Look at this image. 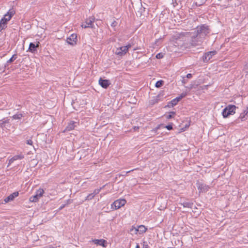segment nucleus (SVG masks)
<instances>
[{
    "instance_id": "obj_1",
    "label": "nucleus",
    "mask_w": 248,
    "mask_h": 248,
    "mask_svg": "<svg viewBox=\"0 0 248 248\" xmlns=\"http://www.w3.org/2000/svg\"><path fill=\"white\" fill-rule=\"evenodd\" d=\"M195 32L205 40L206 37L210 33V30L209 26L205 24H203L197 26Z\"/></svg>"
},
{
    "instance_id": "obj_2",
    "label": "nucleus",
    "mask_w": 248,
    "mask_h": 248,
    "mask_svg": "<svg viewBox=\"0 0 248 248\" xmlns=\"http://www.w3.org/2000/svg\"><path fill=\"white\" fill-rule=\"evenodd\" d=\"M204 39L199 36L195 31L193 33H191V38L190 40V44L192 46H200L202 44Z\"/></svg>"
},
{
    "instance_id": "obj_3",
    "label": "nucleus",
    "mask_w": 248,
    "mask_h": 248,
    "mask_svg": "<svg viewBox=\"0 0 248 248\" xmlns=\"http://www.w3.org/2000/svg\"><path fill=\"white\" fill-rule=\"evenodd\" d=\"M189 32H181L180 33H177L171 37L170 41L173 43L175 46V44H179V42H183L185 38L189 35Z\"/></svg>"
},
{
    "instance_id": "obj_4",
    "label": "nucleus",
    "mask_w": 248,
    "mask_h": 248,
    "mask_svg": "<svg viewBox=\"0 0 248 248\" xmlns=\"http://www.w3.org/2000/svg\"><path fill=\"white\" fill-rule=\"evenodd\" d=\"M94 21L95 18L94 16H90L89 18L86 19L84 23L82 24L81 27L83 28H93V22Z\"/></svg>"
},
{
    "instance_id": "obj_5",
    "label": "nucleus",
    "mask_w": 248,
    "mask_h": 248,
    "mask_svg": "<svg viewBox=\"0 0 248 248\" xmlns=\"http://www.w3.org/2000/svg\"><path fill=\"white\" fill-rule=\"evenodd\" d=\"M126 201L124 199H119L114 201L111 204L112 208L115 210L118 209L124 206L126 203Z\"/></svg>"
},
{
    "instance_id": "obj_6",
    "label": "nucleus",
    "mask_w": 248,
    "mask_h": 248,
    "mask_svg": "<svg viewBox=\"0 0 248 248\" xmlns=\"http://www.w3.org/2000/svg\"><path fill=\"white\" fill-rule=\"evenodd\" d=\"M217 54L216 51H211L205 53L202 56V61L204 62H208L213 56Z\"/></svg>"
},
{
    "instance_id": "obj_7",
    "label": "nucleus",
    "mask_w": 248,
    "mask_h": 248,
    "mask_svg": "<svg viewBox=\"0 0 248 248\" xmlns=\"http://www.w3.org/2000/svg\"><path fill=\"white\" fill-rule=\"evenodd\" d=\"M127 52V48L126 46H121L116 49L115 54L119 56H123Z\"/></svg>"
},
{
    "instance_id": "obj_8",
    "label": "nucleus",
    "mask_w": 248,
    "mask_h": 248,
    "mask_svg": "<svg viewBox=\"0 0 248 248\" xmlns=\"http://www.w3.org/2000/svg\"><path fill=\"white\" fill-rule=\"evenodd\" d=\"M197 185L198 189L200 193L206 192L210 188V187L208 185L204 184L199 183L197 184Z\"/></svg>"
},
{
    "instance_id": "obj_9",
    "label": "nucleus",
    "mask_w": 248,
    "mask_h": 248,
    "mask_svg": "<svg viewBox=\"0 0 248 248\" xmlns=\"http://www.w3.org/2000/svg\"><path fill=\"white\" fill-rule=\"evenodd\" d=\"M92 241L95 244L99 246H101L104 248H106L107 246V241L103 239H92Z\"/></svg>"
},
{
    "instance_id": "obj_10",
    "label": "nucleus",
    "mask_w": 248,
    "mask_h": 248,
    "mask_svg": "<svg viewBox=\"0 0 248 248\" xmlns=\"http://www.w3.org/2000/svg\"><path fill=\"white\" fill-rule=\"evenodd\" d=\"M77 41V35L75 34H71L66 40L67 43L68 44L73 46L76 44Z\"/></svg>"
},
{
    "instance_id": "obj_11",
    "label": "nucleus",
    "mask_w": 248,
    "mask_h": 248,
    "mask_svg": "<svg viewBox=\"0 0 248 248\" xmlns=\"http://www.w3.org/2000/svg\"><path fill=\"white\" fill-rule=\"evenodd\" d=\"M19 195V192L18 191L14 192L11 194L7 197H6L4 201L5 203H7L9 202L12 201L14 200L16 197H17Z\"/></svg>"
},
{
    "instance_id": "obj_12",
    "label": "nucleus",
    "mask_w": 248,
    "mask_h": 248,
    "mask_svg": "<svg viewBox=\"0 0 248 248\" xmlns=\"http://www.w3.org/2000/svg\"><path fill=\"white\" fill-rule=\"evenodd\" d=\"M99 84L102 88L107 89L109 86L110 83L109 80L100 78Z\"/></svg>"
},
{
    "instance_id": "obj_13",
    "label": "nucleus",
    "mask_w": 248,
    "mask_h": 248,
    "mask_svg": "<svg viewBox=\"0 0 248 248\" xmlns=\"http://www.w3.org/2000/svg\"><path fill=\"white\" fill-rule=\"evenodd\" d=\"M24 158V155L22 154L16 155H14L13 157H12L9 160L8 165V167L12 163H13L15 161L22 159Z\"/></svg>"
},
{
    "instance_id": "obj_14",
    "label": "nucleus",
    "mask_w": 248,
    "mask_h": 248,
    "mask_svg": "<svg viewBox=\"0 0 248 248\" xmlns=\"http://www.w3.org/2000/svg\"><path fill=\"white\" fill-rule=\"evenodd\" d=\"M39 42H38L37 45H35V44L33 43H30L28 48V51L31 53H35L37 51L36 48L39 46Z\"/></svg>"
},
{
    "instance_id": "obj_15",
    "label": "nucleus",
    "mask_w": 248,
    "mask_h": 248,
    "mask_svg": "<svg viewBox=\"0 0 248 248\" xmlns=\"http://www.w3.org/2000/svg\"><path fill=\"white\" fill-rule=\"evenodd\" d=\"M77 124V122L74 121H71L67 125L66 127L65 130H64V132L67 131H71L75 128V127L76 126V124Z\"/></svg>"
},
{
    "instance_id": "obj_16",
    "label": "nucleus",
    "mask_w": 248,
    "mask_h": 248,
    "mask_svg": "<svg viewBox=\"0 0 248 248\" xmlns=\"http://www.w3.org/2000/svg\"><path fill=\"white\" fill-rule=\"evenodd\" d=\"M225 108L227 109V111L230 113V115H233L235 113L236 106L233 105H229Z\"/></svg>"
},
{
    "instance_id": "obj_17",
    "label": "nucleus",
    "mask_w": 248,
    "mask_h": 248,
    "mask_svg": "<svg viewBox=\"0 0 248 248\" xmlns=\"http://www.w3.org/2000/svg\"><path fill=\"white\" fill-rule=\"evenodd\" d=\"M10 123V119L8 118H4L0 120V127L3 128L5 127L6 124Z\"/></svg>"
},
{
    "instance_id": "obj_18",
    "label": "nucleus",
    "mask_w": 248,
    "mask_h": 248,
    "mask_svg": "<svg viewBox=\"0 0 248 248\" xmlns=\"http://www.w3.org/2000/svg\"><path fill=\"white\" fill-rule=\"evenodd\" d=\"M180 204L182 205L184 207L192 208L193 203L191 202H181Z\"/></svg>"
},
{
    "instance_id": "obj_19",
    "label": "nucleus",
    "mask_w": 248,
    "mask_h": 248,
    "mask_svg": "<svg viewBox=\"0 0 248 248\" xmlns=\"http://www.w3.org/2000/svg\"><path fill=\"white\" fill-rule=\"evenodd\" d=\"M138 228L139 230V233L140 234H142L145 232L147 230V228L142 225L139 226Z\"/></svg>"
},
{
    "instance_id": "obj_20",
    "label": "nucleus",
    "mask_w": 248,
    "mask_h": 248,
    "mask_svg": "<svg viewBox=\"0 0 248 248\" xmlns=\"http://www.w3.org/2000/svg\"><path fill=\"white\" fill-rule=\"evenodd\" d=\"M94 196L95 195H94L93 193L89 194L85 198V200L80 202V204L82 203L83 202L86 201H90L92 200L94 197Z\"/></svg>"
},
{
    "instance_id": "obj_21",
    "label": "nucleus",
    "mask_w": 248,
    "mask_h": 248,
    "mask_svg": "<svg viewBox=\"0 0 248 248\" xmlns=\"http://www.w3.org/2000/svg\"><path fill=\"white\" fill-rule=\"evenodd\" d=\"M44 193V190L42 188H39V189L36 190L35 194L39 198H40L41 197H42Z\"/></svg>"
},
{
    "instance_id": "obj_22",
    "label": "nucleus",
    "mask_w": 248,
    "mask_h": 248,
    "mask_svg": "<svg viewBox=\"0 0 248 248\" xmlns=\"http://www.w3.org/2000/svg\"><path fill=\"white\" fill-rule=\"evenodd\" d=\"M130 232L132 234H137L139 233L138 228L132 226L130 229Z\"/></svg>"
},
{
    "instance_id": "obj_23",
    "label": "nucleus",
    "mask_w": 248,
    "mask_h": 248,
    "mask_svg": "<svg viewBox=\"0 0 248 248\" xmlns=\"http://www.w3.org/2000/svg\"><path fill=\"white\" fill-rule=\"evenodd\" d=\"M7 27V23H5L3 20L0 21V31L5 29Z\"/></svg>"
},
{
    "instance_id": "obj_24",
    "label": "nucleus",
    "mask_w": 248,
    "mask_h": 248,
    "mask_svg": "<svg viewBox=\"0 0 248 248\" xmlns=\"http://www.w3.org/2000/svg\"><path fill=\"white\" fill-rule=\"evenodd\" d=\"M39 198L36 195H33L30 198V201L31 202H35L38 201Z\"/></svg>"
},
{
    "instance_id": "obj_25",
    "label": "nucleus",
    "mask_w": 248,
    "mask_h": 248,
    "mask_svg": "<svg viewBox=\"0 0 248 248\" xmlns=\"http://www.w3.org/2000/svg\"><path fill=\"white\" fill-rule=\"evenodd\" d=\"M247 114L248 113L244 110L243 112L240 114L239 119H241L242 121L245 120L246 119V116Z\"/></svg>"
},
{
    "instance_id": "obj_26",
    "label": "nucleus",
    "mask_w": 248,
    "mask_h": 248,
    "mask_svg": "<svg viewBox=\"0 0 248 248\" xmlns=\"http://www.w3.org/2000/svg\"><path fill=\"white\" fill-rule=\"evenodd\" d=\"M12 17L10 16L7 15L5 14L4 15V16L1 19V20H3L5 23L7 24V22L9 21L11 19Z\"/></svg>"
},
{
    "instance_id": "obj_27",
    "label": "nucleus",
    "mask_w": 248,
    "mask_h": 248,
    "mask_svg": "<svg viewBox=\"0 0 248 248\" xmlns=\"http://www.w3.org/2000/svg\"><path fill=\"white\" fill-rule=\"evenodd\" d=\"M23 117V115L21 113H16L12 116L13 119L15 120H20Z\"/></svg>"
},
{
    "instance_id": "obj_28",
    "label": "nucleus",
    "mask_w": 248,
    "mask_h": 248,
    "mask_svg": "<svg viewBox=\"0 0 248 248\" xmlns=\"http://www.w3.org/2000/svg\"><path fill=\"white\" fill-rule=\"evenodd\" d=\"M178 102H177V101H176L175 100V99H172V100H171L168 104V106L169 107H174L175 106H176Z\"/></svg>"
},
{
    "instance_id": "obj_29",
    "label": "nucleus",
    "mask_w": 248,
    "mask_h": 248,
    "mask_svg": "<svg viewBox=\"0 0 248 248\" xmlns=\"http://www.w3.org/2000/svg\"><path fill=\"white\" fill-rule=\"evenodd\" d=\"M230 115V113L228 112L227 108H224L222 111V115L224 118H227Z\"/></svg>"
},
{
    "instance_id": "obj_30",
    "label": "nucleus",
    "mask_w": 248,
    "mask_h": 248,
    "mask_svg": "<svg viewBox=\"0 0 248 248\" xmlns=\"http://www.w3.org/2000/svg\"><path fill=\"white\" fill-rule=\"evenodd\" d=\"M15 14V11L13 8L10 9L8 12L5 14L7 15L10 16L12 17Z\"/></svg>"
},
{
    "instance_id": "obj_31",
    "label": "nucleus",
    "mask_w": 248,
    "mask_h": 248,
    "mask_svg": "<svg viewBox=\"0 0 248 248\" xmlns=\"http://www.w3.org/2000/svg\"><path fill=\"white\" fill-rule=\"evenodd\" d=\"M205 0H195V3L197 6H201L205 2Z\"/></svg>"
},
{
    "instance_id": "obj_32",
    "label": "nucleus",
    "mask_w": 248,
    "mask_h": 248,
    "mask_svg": "<svg viewBox=\"0 0 248 248\" xmlns=\"http://www.w3.org/2000/svg\"><path fill=\"white\" fill-rule=\"evenodd\" d=\"M17 58V55L14 54L12 56V57L7 61V64L12 62L14 60H15Z\"/></svg>"
},
{
    "instance_id": "obj_33",
    "label": "nucleus",
    "mask_w": 248,
    "mask_h": 248,
    "mask_svg": "<svg viewBox=\"0 0 248 248\" xmlns=\"http://www.w3.org/2000/svg\"><path fill=\"white\" fill-rule=\"evenodd\" d=\"M176 113L174 111H171L169 113V114L167 115L166 118L168 119H171V118L173 117L175 115Z\"/></svg>"
},
{
    "instance_id": "obj_34",
    "label": "nucleus",
    "mask_w": 248,
    "mask_h": 248,
    "mask_svg": "<svg viewBox=\"0 0 248 248\" xmlns=\"http://www.w3.org/2000/svg\"><path fill=\"white\" fill-rule=\"evenodd\" d=\"M163 84V81L162 80H158L155 83V87L157 88L160 87Z\"/></svg>"
},
{
    "instance_id": "obj_35",
    "label": "nucleus",
    "mask_w": 248,
    "mask_h": 248,
    "mask_svg": "<svg viewBox=\"0 0 248 248\" xmlns=\"http://www.w3.org/2000/svg\"><path fill=\"white\" fill-rule=\"evenodd\" d=\"M160 100V96L159 95L155 96L154 98L152 100L153 103H156Z\"/></svg>"
},
{
    "instance_id": "obj_36",
    "label": "nucleus",
    "mask_w": 248,
    "mask_h": 248,
    "mask_svg": "<svg viewBox=\"0 0 248 248\" xmlns=\"http://www.w3.org/2000/svg\"><path fill=\"white\" fill-rule=\"evenodd\" d=\"M102 188V187H100V188L95 189L93 192V194L95 196L96 195L100 192Z\"/></svg>"
},
{
    "instance_id": "obj_37",
    "label": "nucleus",
    "mask_w": 248,
    "mask_h": 248,
    "mask_svg": "<svg viewBox=\"0 0 248 248\" xmlns=\"http://www.w3.org/2000/svg\"><path fill=\"white\" fill-rule=\"evenodd\" d=\"M163 57V55L160 53L157 54L156 55V58L157 59H161V58H162Z\"/></svg>"
},
{
    "instance_id": "obj_38",
    "label": "nucleus",
    "mask_w": 248,
    "mask_h": 248,
    "mask_svg": "<svg viewBox=\"0 0 248 248\" xmlns=\"http://www.w3.org/2000/svg\"><path fill=\"white\" fill-rule=\"evenodd\" d=\"M165 127L169 130H170L172 129V125L169 124L165 126Z\"/></svg>"
},
{
    "instance_id": "obj_39",
    "label": "nucleus",
    "mask_w": 248,
    "mask_h": 248,
    "mask_svg": "<svg viewBox=\"0 0 248 248\" xmlns=\"http://www.w3.org/2000/svg\"><path fill=\"white\" fill-rule=\"evenodd\" d=\"M26 143H27V144H28L29 145H32L33 142H32V140H27V142Z\"/></svg>"
},
{
    "instance_id": "obj_40",
    "label": "nucleus",
    "mask_w": 248,
    "mask_h": 248,
    "mask_svg": "<svg viewBox=\"0 0 248 248\" xmlns=\"http://www.w3.org/2000/svg\"><path fill=\"white\" fill-rule=\"evenodd\" d=\"M186 95V93H182L180 95V97L181 99H182L183 98H184V97H185Z\"/></svg>"
},
{
    "instance_id": "obj_41",
    "label": "nucleus",
    "mask_w": 248,
    "mask_h": 248,
    "mask_svg": "<svg viewBox=\"0 0 248 248\" xmlns=\"http://www.w3.org/2000/svg\"><path fill=\"white\" fill-rule=\"evenodd\" d=\"M126 48H127V51L128 49L132 47V45L130 44H128L127 45L125 46Z\"/></svg>"
},
{
    "instance_id": "obj_42",
    "label": "nucleus",
    "mask_w": 248,
    "mask_h": 248,
    "mask_svg": "<svg viewBox=\"0 0 248 248\" xmlns=\"http://www.w3.org/2000/svg\"><path fill=\"white\" fill-rule=\"evenodd\" d=\"M174 99H175V100L176 101H177V102L178 103V102H179V101H180V100H181V99H182L180 98V96H178V97H176V98H174Z\"/></svg>"
},
{
    "instance_id": "obj_43",
    "label": "nucleus",
    "mask_w": 248,
    "mask_h": 248,
    "mask_svg": "<svg viewBox=\"0 0 248 248\" xmlns=\"http://www.w3.org/2000/svg\"><path fill=\"white\" fill-rule=\"evenodd\" d=\"M192 77V75L191 74H188L186 75V78H191Z\"/></svg>"
},
{
    "instance_id": "obj_44",
    "label": "nucleus",
    "mask_w": 248,
    "mask_h": 248,
    "mask_svg": "<svg viewBox=\"0 0 248 248\" xmlns=\"http://www.w3.org/2000/svg\"><path fill=\"white\" fill-rule=\"evenodd\" d=\"M117 24V22L115 21H114L112 24H111V26L112 27H115L116 26V25Z\"/></svg>"
},
{
    "instance_id": "obj_45",
    "label": "nucleus",
    "mask_w": 248,
    "mask_h": 248,
    "mask_svg": "<svg viewBox=\"0 0 248 248\" xmlns=\"http://www.w3.org/2000/svg\"><path fill=\"white\" fill-rule=\"evenodd\" d=\"M44 248H54L53 246H49L46 247H45Z\"/></svg>"
},
{
    "instance_id": "obj_46",
    "label": "nucleus",
    "mask_w": 248,
    "mask_h": 248,
    "mask_svg": "<svg viewBox=\"0 0 248 248\" xmlns=\"http://www.w3.org/2000/svg\"><path fill=\"white\" fill-rule=\"evenodd\" d=\"M182 82L183 84H185L186 83V80L185 79H184L183 80H182Z\"/></svg>"
},
{
    "instance_id": "obj_47",
    "label": "nucleus",
    "mask_w": 248,
    "mask_h": 248,
    "mask_svg": "<svg viewBox=\"0 0 248 248\" xmlns=\"http://www.w3.org/2000/svg\"><path fill=\"white\" fill-rule=\"evenodd\" d=\"M136 248H140V245L139 244H137L136 246Z\"/></svg>"
},
{
    "instance_id": "obj_48",
    "label": "nucleus",
    "mask_w": 248,
    "mask_h": 248,
    "mask_svg": "<svg viewBox=\"0 0 248 248\" xmlns=\"http://www.w3.org/2000/svg\"><path fill=\"white\" fill-rule=\"evenodd\" d=\"M245 110L248 113V107H247L246 109Z\"/></svg>"
},
{
    "instance_id": "obj_49",
    "label": "nucleus",
    "mask_w": 248,
    "mask_h": 248,
    "mask_svg": "<svg viewBox=\"0 0 248 248\" xmlns=\"http://www.w3.org/2000/svg\"><path fill=\"white\" fill-rule=\"evenodd\" d=\"M133 170H129V171H127V172H126V173L127 174V173H129V172H131V171H133Z\"/></svg>"
},
{
    "instance_id": "obj_50",
    "label": "nucleus",
    "mask_w": 248,
    "mask_h": 248,
    "mask_svg": "<svg viewBox=\"0 0 248 248\" xmlns=\"http://www.w3.org/2000/svg\"><path fill=\"white\" fill-rule=\"evenodd\" d=\"M63 208V206H61V209H62Z\"/></svg>"
},
{
    "instance_id": "obj_51",
    "label": "nucleus",
    "mask_w": 248,
    "mask_h": 248,
    "mask_svg": "<svg viewBox=\"0 0 248 248\" xmlns=\"http://www.w3.org/2000/svg\"><path fill=\"white\" fill-rule=\"evenodd\" d=\"M145 248H148V247H145Z\"/></svg>"
}]
</instances>
